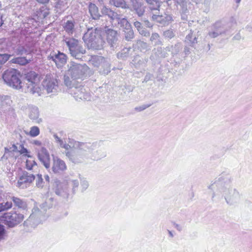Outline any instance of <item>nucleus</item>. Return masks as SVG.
I'll return each mask as SVG.
<instances>
[{"instance_id":"nucleus-15","label":"nucleus","mask_w":252,"mask_h":252,"mask_svg":"<svg viewBox=\"0 0 252 252\" xmlns=\"http://www.w3.org/2000/svg\"><path fill=\"white\" fill-rule=\"evenodd\" d=\"M26 160V168L28 170H31L33 167L36 165L34 158L33 157L28 155Z\"/></svg>"},{"instance_id":"nucleus-38","label":"nucleus","mask_w":252,"mask_h":252,"mask_svg":"<svg viewBox=\"0 0 252 252\" xmlns=\"http://www.w3.org/2000/svg\"><path fill=\"white\" fill-rule=\"evenodd\" d=\"M235 1L237 3H239L240 2L241 0H235Z\"/></svg>"},{"instance_id":"nucleus-4","label":"nucleus","mask_w":252,"mask_h":252,"mask_svg":"<svg viewBox=\"0 0 252 252\" xmlns=\"http://www.w3.org/2000/svg\"><path fill=\"white\" fill-rule=\"evenodd\" d=\"M52 171L56 174H62L67 169L65 162L58 157H53Z\"/></svg>"},{"instance_id":"nucleus-33","label":"nucleus","mask_w":252,"mask_h":252,"mask_svg":"<svg viewBox=\"0 0 252 252\" xmlns=\"http://www.w3.org/2000/svg\"><path fill=\"white\" fill-rule=\"evenodd\" d=\"M57 141H58V143L60 144L61 147L63 144V141L62 140H61L59 138H58Z\"/></svg>"},{"instance_id":"nucleus-30","label":"nucleus","mask_w":252,"mask_h":252,"mask_svg":"<svg viewBox=\"0 0 252 252\" xmlns=\"http://www.w3.org/2000/svg\"><path fill=\"white\" fill-rule=\"evenodd\" d=\"M38 2L42 4L48 3L50 0H36Z\"/></svg>"},{"instance_id":"nucleus-3","label":"nucleus","mask_w":252,"mask_h":252,"mask_svg":"<svg viewBox=\"0 0 252 252\" xmlns=\"http://www.w3.org/2000/svg\"><path fill=\"white\" fill-rule=\"evenodd\" d=\"M27 81L28 88L32 94L38 93L40 91V83L41 76L34 71H29L25 74Z\"/></svg>"},{"instance_id":"nucleus-27","label":"nucleus","mask_w":252,"mask_h":252,"mask_svg":"<svg viewBox=\"0 0 252 252\" xmlns=\"http://www.w3.org/2000/svg\"><path fill=\"white\" fill-rule=\"evenodd\" d=\"M5 231L3 225L0 224V240L4 238Z\"/></svg>"},{"instance_id":"nucleus-8","label":"nucleus","mask_w":252,"mask_h":252,"mask_svg":"<svg viewBox=\"0 0 252 252\" xmlns=\"http://www.w3.org/2000/svg\"><path fill=\"white\" fill-rule=\"evenodd\" d=\"M58 80L51 74H47L43 81V86L48 93L52 92L53 90L58 86Z\"/></svg>"},{"instance_id":"nucleus-18","label":"nucleus","mask_w":252,"mask_h":252,"mask_svg":"<svg viewBox=\"0 0 252 252\" xmlns=\"http://www.w3.org/2000/svg\"><path fill=\"white\" fill-rule=\"evenodd\" d=\"M74 28V22L72 21H67L64 27L63 28L64 30L68 33H72Z\"/></svg>"},{"instance_id":"nucleus-39","label":"nucleus","mask_w":252,"mask_h":252,"mask_svg":"<svg viewBox=\"0 0 252 252\" xmlns=\"http://www.w3.org/2000/svg\"><path fill=\"white\" fill-rule=\"evenodd\" d=\"M13 147H14V149H16L17 148V147H16V146H15V145H13Z\"/></svg>"},{"instance_id":"nucleus-11","label":"nucleus","mask_w":252,"mask_h":252,"mask_svg":"<svg viewBox=\"0 0 252 252\" xmlns=\"http://www.w3.org/2000/svg\"><path fill=\"white\" fill-rule=\"evenodd\" d=\"M89 10L93 19H98L99 18L100 15L98 8L95 4L92 2L90 3L89 5Z\"/></svg>"},{"instance_id":"nucleus-14","label":"nucleus","mask_w":252,"mask_h":252,"mask_svg":"<svg viewBox=\"0 0 252 252\" xmlns=\"http://www.w3.org/2000/svg\"><path fill=\"white\" fill-rule=\"evenodd\" d=\"M11 199L16 207L23 209H26V203L21 198L15 196H12L11 197Z\"/></svg>"},{"instance_id":"nucleus-6","label":"nucleus","mask_w":252,"mask_h":252,"mask_svg":"<svg viewBox=\"0 0 252 252\" xmlns=\"http://www.w3.org/2000/svg\"><path fill=\"white\" fill-rule=\"evenodd\" d=\"M66 43L72 56L76 57L78 54L85 53V51L79 46L78 40L73 38H70L66 41Z\"/></svg>"},{"instance_id":"nucleus-20","label":"nucleus","mask_w":252,"mask_h":252,"mask_svg":"<svg viewBox=\"0 0 252 252\" xmlns=\"http://www.w3.org/2000/svg\"><path fill=\"white\" fill-rule=\"evenodd\" d=\"M11 55L7 54H0V69L2 65L9 59Z\"/></svg>"},{"instance_id":"nucleus-34","label":"nucleus","mask_w":252,"mask_h":252,"mask_svg":"<svg viewBox=\"0 0 252 252\" xmlns=\"http://www.w3.org/2000/svg\"><path fill=\"white\" fill-rule=\"evenodd\" d=\"M45 179L46 181L47 182H48V183L49 182V181H50V178H49V176L48 175H46L45 176Z\"/></svg>"},{"instance_id":"nucleus-35","label":"nucleus","mask_w":252,"mask_h":252,"mask_svg":"<svg viewBox=\"0 0 252 252\" xmlns=\"http://www.w3.org/2000/svg\"><path fill=\"white\" fill-rule=\"evenodd\" d=\"M3 23L1 17H0V27H1Z\"/></svg>"},{"instance_id":"nucleus-29","label":"nucleus","mask_w":252,"mask_h":252,"mask_svg":"<svg viewBox=\"0 0 252 252\" xmlns=\"http://www.w3.org/2000/svg\"><path fill=\"white\" fill-rule=\"evenodd\" d=\"M62 148L65 149V150H69L70 148V146L68 144H63L62 146Z\"/></svg>"},{"instance_id":"nucleus-16","label":"nucleus","mask_w":252,"mask_h":252,"mask_svg":"<svg viewBox=\"0 0 252 252\" xmlns=\"http://www.w3.org/2000/svg\"><path fill=\"white\" fill-rule=\"evenodd\" d=\"M103 14L107 15L112 19H114L117 16V13L113 11L111 9L104 6L101 10Z\"/></svg>"},{"instance_id":"nucleus-21","label":"nucleus","mask_w":252,"mask_h":252,"mask_svg":"<svg viewBox=\"0 0 252 252\" xmlns=\"http://www.w3.org/2000/svg\"><path fill=\"white\" fill-rule=\"evenodd\" d=\"M71 78L76 80L80 78L79 70L77 68H71L69 69Z\"/></svg>"},{"instance_id":"nucleus-23","label":"nucleus","mask_w":252,"mask_h":252,"mask_svg":"<svg viewBox=\"0 0 252 252\" xmlns=\"http://www.w3.org/2000/svg\"><path fill=\"white\" fill-rule=\"evenodd\" d=\"M30 135L32 137H35L39 134V129L37 126H34L31 128Z\"/></svg>"},{"instance_id":"nucleus-19","label":"nucleus","mask_w":252,"mask_h":252,"mask_svg":"<svg viewBox=\"0 0 252 252\" xmlns=\"http://www.w3.org/2000/svg\"><path fill=\"white\" fill-rule=\"evenodd\" d=\"M0 100L1 101V106H5L8 105L9 106H11L12 101L9 96H1L0 95Z\"/></svg>"},{"instance_id":"nucleus-25","label":"nucleus","mask_w":252,"mask_h":252,"mask_svg":"<svg viewBox=\"0 0 252 252\" xmlns=\"http://www.w3.org/2000/svg\"><path fill=\"white\" fill-rule=\"evenodd\" d=\"M20 149L19 151V153L20 154L23 155L24 156L28 157L29 155V152L28 150L25 148L23 144L20 145Z\"/></svg>"},{"instance_id":"nucleus-32","label":"nucleus","mask_w":252,"mask_h":252,"mask_svg":"<svg viewBox=\"0 0 252 252\" xmlns=\"http://www.w3.org/2000/svg\"><path fill=\"white\" fill-rule=\"evenodd\" d=\"M75 144L76 146L79 147H82V146H84V145H85L84 143H80L79 142H75Z\"/></svg>"},{"instance_id":"nucleus-36","label":"nucleus","mask_w":252,"mask_h":252,"mask_svg":"<svg viewBox=\"0 0 252 252\" xmlns=\"http://www.w3.org/2000/svg\"><path fill=\"white\" fill-rule=\"evenodd\" d=\"M168 232H169V234L170 236L171 237H173V234H172V232H171L170 231H168Z\"/></svg>"},{"instance_id":"nucleus-17","label":"nucleus","mask_w":252,"mask_h":252,"mask_svg":"<svg viewBox=\"0 0 252 252\" xmlns=\"http://www.w3.org/2000/svg\"><path fill=\"white\" fill-rule=\"evenodd\" d=\"M12 202L10 201H7L0 203V212L7 211L12 208Z\"/></svg>"},{"instance_id":"nucleus-24","label":"nucleus","mask_w":252,"mask_h":252,"mask_svg":"<svg viewBox=\"0 0 252 252\" xmlns=\"http://www.w3.org/2000/svg\"><path fill=\"white\" fill-rule=\"evenodd\" d=\"M36 185L38 188H42L43 186V179L41 174L37 175V179L36 180Z\"/></svg>"},{"instance_id":"nucleus-10","label":"nucleus","mask_w":252,"mask_h":252,"mask_svg":"<svg viewBox=\"0 0 252 252\" xmlns=\"http://www.w3.org/2000/svg\"><path fill=\"white\" fill-rule=\"evenodd\" d=\"M121 24L123 26H125V33L126 39L129 41L134 37V32L131 28V25L126 19L123 18L121 21Z\"/></svg>"},{"instance_id":"nucleus-31","label":"nucleus","mask_w":252,"mask_h":252,"mask_svg":"<svg viewBox=\"0 0 252 252\" xmlns=\"http://www.w3.org/2000/svg\"><path fill=\"white\" fill-rule=\"evenodd\" d=\"M33 144L35 145H37V146H41L42 145V143L41 142V141H39V140H34L33 141Z\"/></svg>"},{"instance_id":"nucleus-1","label":"nucleus","mask_w":252,"mask_h":252,"mask_svg":"<svg viewBox=\"0 0 252 252\" xmlns=\"http://www.w3.org/2000/svg\"><path fill=\"white\" fill-rule=\"evenodd\" d=\"M21 76V74L19 71L14 68H11L4 71L2 75V78L9 86L19 89L22 88Z\"/></svg>"},{"instance_id":"nucleus-9","label":"nucleus","mask_w":252,"mask_h":252,"mask_svg":"<svg viewBox=\"0 0 252 252\" xmlns=\"http://www.w3.org/2000/svg\"><path fill=\"white\" fill-rule=\"evenodd\" d=\"M38 158L39 160L43 164L46 169L50 167V155L47 149L42 147L38 152Z\"/></svg>"},{"instance_id":"nucleus-5","label":"nucleus","mask_w":252,"mask_h":252,"mask_svg":"<svg viewBox=\"0 0 252 252\" xmlns=\"http://www.w3.org/2000/svg\"><path fill=\"white\" fill-rule=\"evenodd\" d=\"M35 176L27 171H24L17 182V186L20 188L30 186L34 181Z\"/></svg>"},{"instance_id":"nucleus-7","label":"nucleus","mask_w":252,"mask_h":252,"mask_svg":"<svg viewBox=\"0 0 252 252\" xmlns=\"http://www.w3.org/2000/svg\"><path fill=\"white\" fill-rule=\"evenodd\" d=\"M48 59L52 60L55 63L57 67L59 68L65 64L67 61V56L65 54L58 51L57 54H50L48 57Z\"/></svg>"},{"instance_id":"nucleus-22","label":"nucleus","mask_w":252,"mask_h":252,"mask_svg":"<svg viewBox=\"0 0 252 252\" xmlns=\"http://www.w3.org/2000/svg\"><path fill=\"white\" fill-rule=\"evenodd\" d=\"M151 5H154L155 7H152V10L158 9L160 7L159 0H145Z\"/></svg>"},{"instance_id":"nucleus-12","label":"nucleus","mask_w":252,"mask_h":252,"mask_svg":"<svg viewBox=\"0 0 252 252\" xmlns=\"http://www.w3.org/2000/svg\"><path fill=\"white\" fill-rule=\"evenodd\" d=\"M31 61L30 60H28L26 57H18L13 58L10 62L12 63L17 64L20 65H25L29 63Z\"/></svg>"},{"instance_id":"nucleus-2","label":"nucleus","mask_w":252,"mask_h":252,"mask_svg":"<svg viewBox=\"0 0 252 252\" xmlns=\"http://www.w3.org/2000/svg\"><path fill=\"white\" fill-rule=\"evenodd\" d=\"M24 219L22 214L17 212L4 213L0 217V223H3L9 227H13L21 223Z\"/></svg>"},{"instance_id":"nucleus-37","label":"nucleus","mask_w":252,"mask_h":252,"mask_svg":"<svg viewBox=\"0 0 252 252\" xmlns=\"http://www.w3.org/2000/svg\"><path fill=\"white\" fill-rule=\"evenodd\" d=\"M66 156H67V157H69L70 156V153L69 152H66Z\"/></svg>"},{"instance_id":"nucleus-26","label":"nucleus","mask_w":252,"mask_h":252,"mask_svg":"<svg viewBox=\"0 0 252 252\" xmlns=\"http://www.w3.org/2000/svg\"><path fill=\"white\" fill-rule=\"evenodd\" d=\"M134 25L137 28V30L141 34H143V33L141 31V30L142 29L141 23L138 21H136L134 23Z\"/></svg>"},{"instance_id":"nucleus-13","label":"nucleus","mask_w":252,"mask_h":252,"mask_svg":"<svg viewBox=\"0 0 252 252\" xmlns=\"http://www.w3.org/2000/svg\"><path fill=\"white\" fill-rule=\"evenodd\" d=\"M109 3L115 7L126 9L128 8L126 1L125 0H109Z\"/></svg>"},{"instance_id":"nucleus-28","label":"nucleus","mask_w":252,"mask_h":252,"mask_svg":"<svg viewBox=\"0 0 252 252\" xmlns=\"http://www.w3.org/2000/svg\"><path fill=\"white\" fill-rule=\"evenodd\" d=\"M159 37V35L158 33H154L152 34V36L150 38V40L151 41H154L155 40H156L158 39Z\"/></svg>"}]
</instances>
